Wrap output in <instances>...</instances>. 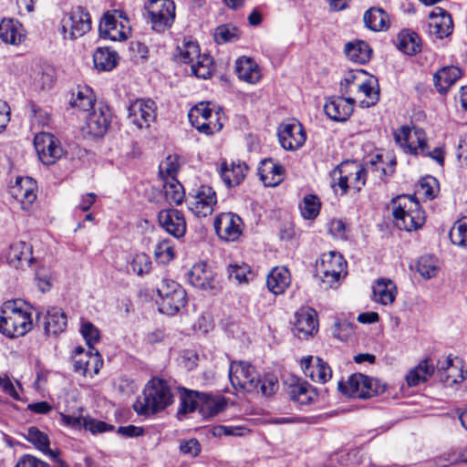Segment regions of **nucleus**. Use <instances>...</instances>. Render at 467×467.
<instances>
[{
    "instance_id": "obj_33",
    "label": "nucleus",
    "mask_w": 467,
    "mask_h": 467,
    "mask_svg": "<svg viewBox=\"0 0 467 467\" xmlns=\"http://www.w3.org/2000/svg\"><path fill=\"white\" fill-rule=\"evenodd\" d=\"M372 290L374 300L381 305L391 304L396 298V285L389 278L378 279Z\"/></svg>"
},
{
    "instance_id": "obj_51",
    "label": "nucleus",
    "mask_w": 467,
    "mask_h": 467,
    "mask_svg": "<svg viewBox=\"0 0 467 467\" xmlns=\"http://www.w3.org/2000/svg\"><path fill=\"white\" fill-rule=\"evenodd\" d=\"M417 271L425 279H431L438 274L437 262L431 255L420 256L417 262Z\"/></svg>"
},
{
    "instance_id": "obj_26",
    "label": "nucleus",
    "mask_w": 467,
    "mask_h": 467,
    "mask_svg": "<svg viewBox=\"0 0 467 467\" xmlns=\"http://www.w3.org/2000/svg\"><path fill=\"white\" fill-rule=\"evenodd\" d=\"M102 364L103 361L99 351L96 348H89L87 354H82L79 358H74L73 368L75 372L83 376H86L89 372L98 374Z\"/></svg>"
},
{
    "instance_id": "obj_32",
    "label": "nucleus",
    "mask_w": 467,
    "mask_h": 467,
    "mask_svg": "<svg viewBox=\"0 0 467 467\" xmlns=\"http://www.w3.org/2000/svg\"><path fill=\"white\" fill-rule=\"evenodd\" d=\"M291 282L290 273L285 267H275L266 277V286L274 295L283 294Z\"/></svg>"
},
{
    "instance_id": "obj_16",
    "label": "nucleus",
    "mask_w": 467,
    "mask_h": 467,
    "mask_svg": "<svg viewBox=\"0 0 467 467\" xmlns=\"http://www.w3.org/2000/svg\"><path fill=\"white\" fill-rule=\"evenodd\" d=\"M160 225L175 238L184 236L186 233V222L182 212L177 209H164L159 213Z\"/></svg>"
},
{
    "instance_id": "obj_34",
    "label": "nucleus",
    "mask_w": 467,
    "mask_h": 467,
    "mask_svg": "<svg viewBox=\"0 0 467 467\" xmlns=\"http://www.w3.org/2000/svg\"><path fill=\"white\" fill-rule=\"evenodd\" d=\"M119 57L110 47H98L93 54L94 67L99 71H110L118 65Z\"/></svg>"
},
{
    "instance_id": "obj_24",
    "label": "nucleus",
    "mask_w": 467,
    "mask_h": 467,
    "mask_svg": "<svg viewBox=\"0 0 467 467\" xmlns=\"http://www.w3.org/2000/svg\"><path fill=\"white\" fill-rule=\"evenodd\" d=\"M129 28L119 24L113 15L107 13L99 24V34L102 38L121 41L128 38Z\"/></svg>"
},
{
    "instance_id": "obj_54",
    "label": "nucleus",
    "mask_w": 467,
    "mask_h": 467,
    "mask_svg": "<svg viewBox=\"0 0 467 467\" xmlns=\"http://www.w3.org/2000/svg\"><path fill=\"white\" fill-rule=\"evenodd\" d=\"M156 259L161 264H168L175 257V250L169 240L159 242L154 249Z\"/></svg>"
},
{
    "instance_id": "obj_47",
    "label": "nucleus",
    "mask_w": 467,
    "mask_h": 467,
    "mask_svg": "<svg viewBox=\"0 0 467 467\" xmlns=\"http://www.w3.org/2000/svg\"><path fill=\"white\" fill-rule=\"evenodd\" d=\"M192 73L199 78L206 79L211 77L213 71V58L208 54L199 55L196 61L191 66Z\"/></svg>"
},
{
    "instance_id": "obj_41",
    "label": "nucleus",
    "mask_w": 467,
    "mask_h": 467,
    "mask_svg": "<svg viewBox=\"0 0 467 467\" xmlns=\"http://www.w3.org/2000/svg\"><path fill=\"white\" fill-rule=\"evenodd\" d=\"M417 140L418 145L417 149H413V154L415 155H422V156H428L437 161L441 166H443L444 164V151L441 148L436 147L433 150H429V147L427 144V141L424 138V132L422 130H416L414 132Z\"/></svg>"
},
{
    "instance_id": "obj_31",
    "label": "nucleus",
    "mask_w": 467,
    "mask_h": 467,
    "mask_svg": "<svg viewBox=\"0 0 467 467\" xmlns=\"http://www.w3.org/2000/svg\"><path fill=\"white\" fill-rule=\"evenodd\" d=\"M35 189L36 185L31 178H17L16 184L11 189V192L26 208V206L33 203L36 198Z\"/></svg>"
},
{
    "instance_id": "obj_36",
    "label": "nucleus",
    "mask_w": 467,
    "mask_h": 467,
    "mask_svg": "<svg viewBox=\"0 0 467 467\" xmlns=\"http://www.w3.org/2000/svg\"><path fill=\"white\" fill-rule=\"evenodd\" d=\"M396 46L400 51L409 56H413L421 50L418 34L410 30H402L398 34Z\"/></svg>"
},
{
    "instance_id": "obj_5",
    "label": "nucleus",
    "mask_w": 467,
    "mask_h": 467,
    "mask_svg": "<svg viewBox=\"0 0 467 467\" xmlns=\"http://www.w3.org/2000/svg\"><path fill=\"white\" fill-rule=\"evenodd\" d=\"M337 389L343 395L349 398L366 400L385 392L386 384L378 379L355 373L350 375L347 381H338Z\"/></svg>"
},
{
    "instance_id": "obj_13",
    "label": "nucleus",
    "mask_w": 467,
    "mask_h": 467,
    "mask_svg": "<svg viewBox=\"0 0 467 467\" xmlns=\"http://www.w3.org/2000/svg\"><path fill=\"white\" fill-rule=\"evenodd\" d=\"M110 122L111 111L109 108L102 103H99L88 113L85 130L88 135L94 138H102L107 133Z\"/></svg>"
},
{
    "instance_id": "obj_61",
    "label": "nucleus",
    "mask_w": 467,
    "mask_h": 467,
    "mask_svg": "<svg viewBox=\"0 0 467 467\" xmlns=\"http://www.w3.org/2000/svg\"><path fill=\"white\" fill-rule=\"evenodd\" d=\"M256 276V272L247 264L239 265L235 264V280L239 284H248Z\"/></svg>"
},
{
    "instance_id": "obj_37",
    "label": "nucleus",
    "mask_w": 467,
    "mask_h": 467,
    "mask_svg": "<svg viewBox=\"0 0 467 467\" xmlns=\"http://www.w3.org/2000/svg\"><path fill=\"white\" fill-rule=\"evenodd\" d=\"M344 52L351 61L365 64L369 60L372 50L365 41L356 40L348 42Z\"/></svg>"
},
{
    "instance_id": "obj_38",
    "label": "nucleus",
    "mask_w": 467,
    "mask_h": 467,
    "mask_svg": "<svg viewBox=\"0 0 467 467\" xmlns=\"http://www.w3.org/2000/svg\"><path fill=\"white\" fill-rule=\"evenodd\" d=\"M213 227L219 239L223 242L233 241L234 238V213H221L213 222Z\"/></svg>"
},
{
    "instance_id": "obj_8",
    "label": "nucleus",
    "mask_w": 467,
    "mask_h": 467,
    "mask_svg": "<svg viewBox=\"0 0 467 467\" xmlns=\"http://www.w3.org/2000/svg\"><path fill=\"white\" fill-rule=\"evenodd\" d=\"M147 20L158 32L169 29L175 19V4L172 0H150L146 5Z\"/></svg>"
},
{
    "instance_id": "obj_55",
    "label": "nucleus",
    "mask_w": 467,
    "mask_h": 467,
    "mask_svg": "<svg viewBox=\"0 0 467 467\" xmlns=\"http://www.w3.org/2000/svg\"><path fill=\"white\" fill-rule=\"evenodd\" d=\"M418 192H421L426 199L432 200L439 192V182L432 176L424 177L419 183Z\"/></svg>"
},
{
    "instance_id": "obj_56",
    "label": "nucleus",
    "mask_w": 467,
    "mask_h": 467,
    "mask_svg": "<svg viewBox=\"0 0 467 467\" xmlns=\"http://www.w3.org/2000/svg\"><path fill=\"white\" fill-rule=\"evenodd\" d=\"M180 60L186 64H192L201 54L197 43L192 41L184 42L182 47H178Z\"/></svg>"
},
{
    "instance_id": "obj_4",
    "label": "nucleus",
    "mask_w": 467,
    "mask_h": 467,
    "mask_svg": "<svg viewBox=\"0 0 467 467\" xmlns=\"http://www.w3.org/2000/svg\"><path fill=\"white\" fill-rule=\"evenodd\" d=\"M235 391L251 393L258 389L264 396H271L278 389V380L275 377L270 376L263 380L259 379L258 374L250 363L239 361L238 367L235 368Z\"/></svg>"
},
{
    "instance_id": "obj_60",
    "label": "nucleus",
    "mask_w": 467,
    "mask_h": 467,
    "mask_svg": "<svg viewBox=\"0 0 467 467\" xmlns=\"http://www.w3.org/2000/svg\"><path fill=\"white\" fill-rule=\"evenodd\" d=\"M80 332L88 348L94 349L93 345L100 338L99 330L91 322H85L81 326Z\"/></svg>"
},
{
    "instance_id": "obj_45",
    "label": "nucleus",
    "mask_w": 467,
    "mask_h": 467,
    "mask_svg": "<svg viewBox=\"0 0 467 467\" xmlns=\"http://www.w3.org/2000/svg\"><path fill=\"white\" fill-rule=\"evenodd\" d=\"M467 458L460 449L451 448L443 451L433 459L436 467H449L462 462H466Z\"/></svg>"
},
{
    "instance_id": "obj_21",
    "label": "nucleus",
    "mask_w": 467,
    "mask_h": 467,
    "mask_svg": "<svg viewBox=\"0 0 467 467\" xmlns=\"http://www.w3.org/2000/svg\"><path fill=\"white\" fill-rule=\"evenodd\" d=\"M33 247L30 244L24 241H17L12 243L6 253L7 263L18 269L24 268L25 266H30L34 260L33 257Z\"/></svg>"
},
{
    "instance_id": "obj_6",
    "label": "nucleus",
    "mask_w": 467,
    "mask_h": 467,
    "mask_svg": "<svg viewBox=\"0 0 467 467\" xmlns=\"http://www.w3.org/2000/svg\"><path fill=\"white\" fill-rule=\"evenodd\" d=\"M157 293L161 298L159 310L163 314L173 316L186 305V291L174 280L163 278Z\"/></svg>"
},
{
    "instance_id": "obj_43",
    "label": "nucleus",
    "mask_w": 467,
    "mask_h": 467,
    "mask_svg": "<svg viewBox=\"0 0 467 467\" xmlns=\"http://www.w3.org/2000/svg\"><path fill=\"white\" fill-rule=\"evenodd\" d=\"M397 161L395 158H391L387 163L383 161L381 154L375 155L368 162V166L372 171L379 172V178L386 181L385 177H390L395 172Z\"/></svg>"
},
{
    "instance_id": "obj_20",
    "label": "nucleus",
    "mask_w": 467,
    "mask_h": 467,
    "mask_svg": "<svg viewBox=\"0 0 467 467\" xmlns=\"http://www.w3.org/2000/svg\"><path fill=\"white\" fill-rule=\"evenodd\" d=\"M189 282L192 285L202 290H217L215 274L204 262L193 265L189 273Z\"/></svg>"
},
{
    "instance_id": "obj_63",
    "label": "nucleus",
    "mask_w": 467,
    "mask_h": 467,
    "mask_svg": "<svg viewBox=\"0 0 467 467\" xmlns=\"http://www.w3.org/2000/svg\"><path fill=\"white\" fill-rule=\"evenodd\" d=\"M233 37L234 26H232L231 24H224L217 26L213 34L214 41L219 45L231 42Z\"/></svg>"
},
{
    "instance_id": "obj_9",
    "label": "nucleus",
    "mask_w": 467,
    "mask_h": 467,
    "mask_svg": "<svg viewBox=\"0 0 467 467\" xmlns=\"http://www.w3.org/2000/svg\"><path fill=\"white\" fill-rule=\"evenodd\" d=\"M60 24L64 38L74 40L90 30L91 18L83 7L76 6L64 15Z\"/></svg>"
},
{
    "instance_id": "obj_10",
    "label": "nucleus",
    "mask_w": 467,
    "mask_h": 467,
    "mask_svg": "<svg viewBox=\"0 0 467 467\" xmlns=\"http://www.w3.org/2000/svg\"><path fill=\"white\" fill-rule=\"evenodd\" d=\"M189 210L198 217H206L213 211L217 202L214 190L208 185H202L194 193H189L186 198Z\"/></svg>"
},
{
    "instance_id": "obj_64",
    "label": "nucleus",
    "mask_w": 467,
    "mask_h": 467,
    "mask_svg": "<svg viewBox=\"0 0 467 467\" xmlns=\"http://www.w3.org/2000/svg\"><path fill=\"white\" fill-rule=\"evenodd\" d=\"M217 171L224 184L228 188H231L232 177L234 175V162L228 163L224 159L220 160L217 164Z\"/></svg>"
},
{
    "instance_id": "obj_48",
    "label": "nucleus",
    "mask_w": 467,
    "mask_h": 467,
    "mask_svg": "<svg viewBox=\"0 0 467 467\" xmlns=\"http://www.w3.org/2000/svg\"><path fill=\"white\" fill-rule=\"evenodd\" d=\"M451 243L467 249V217L456 221L449 233Z\"/></svg>"
},
{
    "instance_id": "obj_12",
    "label": "nucleus",
    "mask_w": 467,
    "mask_h": 467,
    "mask_svg": "<svg viewBox=\"0 0 467 467\" xmlns=\"http://www.w3.org/2000/svg\"><path fill=\"white\" fill-rule=\"evenodd\" d=\"M34 145L39 160L45 165H52L64 153L59 140L52 134L40 132L35 136Z\"/></svg>"
},
{
    "instance_id": "obj_58",
    "label": "nucleus",
    "mask_w": 467,
    "mask_h": 467,
    "mask_svg": "<svg viewBox=\"0 0 467 467\" xmlns=\"http://www.w3.org/2000/svg\"><path fill=\"white\" fill-rule=\"evenodd\" d=\"M358 89L364 93V95L370 99V101L362 100L360 102L362 107H371L377 104L379 99V90H375L374 87H372L370 81H364L358 85Z\"/></svg>"
},
{
    "instance_id": "obj_19",
    "label": "nucleus",
    "mask_w": 467,
    "mask_h": 467,
    "mask_svg": "<svg viewBox=\"0 0 467 467\" xmlns=\"http://www.w3.org/2000/svg\"><path fill=\"white\" fill-rule=\"evenodd\" d=\"M38 322H41L44 332L47 336H57L66 330L67 317L59 307L51 306L41 317L37 315Z\"/></svg>"
},
{
    "instance_id": "obj_39",
    "label": "nucleus",
    "mask_w": 467,
    "mask_h": 467,
    "mask_svg": "<svg viewBox=\"0 0 467 467\" xmlns=\"http://www.w3.org/2000/svg\"><path fill=\"white\" fill-rule=\"evenodd\" d=\"M353 168H356L354 161H343L337 165L331 172L333 177L332 187L337 186L343 194L347 193L349 187V176L353 173Z\"/></svg>"
},
{
    "instance_id": "obj_49",
    "label": "nucleus",
    "mask_w": 467,
    "mask_h": 467,
    "mask_svg": "<svg viewBox=\"0 0 467 467\" xmlns=\"http://www.w3.org/2000/svg\"><path fill=\"white\" fill-rule=\"evenodd\" d=\"M69 104L72 108H78L84 111L89 110L90 109H93V108L97 106L94 103L91 91L87 88L81 90H78L76 96L73 94Z\"/></svg>"
},
{
    "instance_id": "obj_28",
    "label": "nucleus",
    "mask_w": 467,
    "mask_h": 467,
    "mask_svg": "<svg viewBox=\"0 0 467 467\" xmlns=\"http://www.w3.org/2000/svg\"><path fill=\"white\" fill-rule=\"evenodd\" d=\"M235 73L240 80L249 84H256L262 77L258 64L244 56L235 60Z\"/></svg>"
},
{
    "instance_id": "obj_25",
    "label": "nucleus",
    "mask_w": 467,
    "mask_h": 467,
    "mask_svg": "<svg viewBox=\"0 0 467 467\" xmlns=\"http://www.w3.org/2000/svg\"><path fill=\"white\" fill-rule=\"evenodd\" d=\"M285 169L273 159H265L258 167V175L265 186L278 185L284 179Z\"/></svg>"
},
{
    "instance_id": "obj_11",
    "label": "nucleus",
    "mask_w": 467,
    "mask_h": 467,
    "mask_svg": "<svg viewBox=\"0 0 467 467\" xmlns=\"http://www.w3.org/2000/svg\"><path fill=\"white\" fill-rule=\"evenodd\" d=\"M156 103L150 99H138L128 108V119L138 129H146L156 119Z\"/></svg>"
},
{
    "instance_id": "obj_35",
    "label": "nucleus",
    "mask_w": 467,
    "mask_h": 467,
    "mask_svg": "<svg viewBox=\"0 0 467 467\" xmlns=\"http://www.w3.org/2000/svg\"><path fill=\"white\" fill-rule=\"evenodd\" d=\"M435 368L429 358L420 361L406 375V381L410 387H415L427 381L434 373Z\"/></svg>"
},
{
    "instance_id": "obj_57",
    "label": "nucleus",
    "mask_w": 467,
    "mask_h": 467,
    "mask_svg": "<svg viewBox=\"0 0 467 467\" xmlns=\"http://www.w3.org/2000/svg\"><path fill=\"white\" fill-rule=\"evenodd\" d=\"M130 267L138 275L148 274L151 268L150 258L144 253L136 254L130 262Z\"/></svg>"
},
{
    "instance_id": "obj_18",
    "label": "nucleus",
    "mask_w": 467,
    "mask_h": 467,
    "mask_svg": "<svg viewBox=\"0 0 467 467\" xmlns=\"http://www.w3.org/2000/svg\"><path fill=\"white\" fill-rule=\"evenodd\" d=\"M355 99L344 97L329 98L324 105L327 116L337 122H344L349 119L354 109Z\"/></svg>"
},
{
    "instance_id": "obj_29",
    "label": "nucleus",
    "mask_w": 467,
    "mask_h": 467,
    "mask_svg": "<svg viewBox=\"0 0 467 467\" xmlns=\"http://www.w3.org/2000/svg\"><path fill=\"white\" fill-rule=\"evenodd\" d=\"M462 77L458 67H443L433 75V84L440 94H446L450 88Z\"/></svg>"
},
{
    "instance_id": "obj_40",
    "label": "nucleus",
    "mask_w": 467,
    "mask_h": 467,
    "mask_svg": "<svg viewBox=\"0 0 467 467\" xmlns=\"http://www.w3.org/2000/svg\"><path fill=\"white\" fill-rule=\"evenodd\" d=\"M388 19V14L379 7H371L363 16L366 27L372 31H380L387 28Z\"/></svg>"
},
{
    "instance_id": "obj_52",
    "label": "nucleus",
    "mask_w": 467,
    "mask_h": 467,
    "mask_svg": "<svg viewBox=\"0 0 467 467\" xmlns=\"http://www.w3.org/2000/svg\"><path fill=\"white\" fill-rule=\"evenodd\" d=\"M332 377V370L330 367L324 362L320 358H317L315 360V367L309 373V378L312 380L326 383Z\"/></svg>"
},
{
    "instance_id": "obj_3",
    "label": "nucleus",
    "mask_w": 467,
    "mask_h": 467,
    "mask_svg": "<svg viewBox=\"0 0 467 467\" xmlns=\"http://www.w3.org/2000/svg\"><path fill=\"white\" fill-rule=\"evenodd\" d=\"M396 226L407 232L420 229L425 223L424 211L414 195H400L391 200Z\"/></svg>"
},
{
    "instance_id": "obj_30",
    "label": "nucleus",
    "mask_w": 467,
    "mask_h": 467,
    "mask_svg": "<svg viewBox=\"0 0 467 467\" xmlns=\"http://www.w3.org/2000/svg\"><path fill=\"white\" fill-rule=\"evenodd\" d=\"M199 399V410L204 417H213L223 411L226 407V400L221 395L206 392H196Z\"/></svg>"
},
{
    "instance_id": "obj_59",
    "label": "nucleus",
    "mask_w": 467,
    "mask_h": 467,
    "mask_svg": "<svg viewBox=\"0 0 467 467\" xmlns=\"http://www.w3.org/2000/svg\"><path fill=\"white\" fill-rule=\"evenodd\" d=\"M84 429L89 431L92 434H97L111 431L114 430V426L105 421L93 419L90 416H85Z\"/></svg>"
},
{
    "instance_id": "obj_53",
    "label": "nucleus",
    "mask_w": 467,
    "mask_h": 467,
    "mask_svg": "<svg viewBox=\"0 0 467 467\" xmlns=\"http://www.w3.org/2000/svg\"><path fill=\"white\" fill-rule=\"evenodd\" d=\"M179 170L178 157L169 155L159 166V173L163 181L176 178Z\"/></svg>"
},
{
    "instance_id": "obj_17",
    "label": "nucleus",
    "mask_w": 467,
    "mask_h": 467,
    "mask_svg": "<svg viewBox=\"0 0 467 467\" xmlns=\"http://www.w3.org/2000/svg\"><path fill=\"white\" fill-rule=\"evenodd\" d=\"M294 334L299 338H307L317 332L318 321L317 311L311 307L299 309L296 315Z\"/></svg>"
},
{
    "instance_id": "obj_46",
    "label": "nucleus",
    "mask_w": 467,
    "mask_h": 467,
    "mask_svg": "<svg viewBox=\"0 0 467 467\" xmlns=\"http://www.w3.org/2000/svg\"><path fill=\"white\" fill-rule=\"evenodd\" d=\"M321 208L319 198L316 194L305 196L299 203L301 215L307 220H313L317 217Z\"/></svg>"
},
{
    "instance_id": "obj_23",
    "label": "nucleus",
    "mask_w": 467,
    "mask_h": 467,
    "mask_svg": "<svg viewBox=\"0 0 467 467\" xmlns=\"http://www.w3.org/2000/svg\"><path fill=\"white\" fill-rule=\"evenodd\" d=\"M287 394L292 401L299 405H309L317 398L316 389L309 383L299 379L288 385Z\"/></svg>"
},
{
    "instance_id": "obj_7",
    "label": "nucleus",
    "mask_w": 467,
    "mask_h": 467,
    "mask_svg": "<svg viewBox=\"0 0 467 467\" xmlns=\"http://www.w3.org/2000/svg\"><path fill=\"white\" fill-rule=\"evenodd\" d=\"M317 275L331 287L347 275V261L337 252H328L321 255L316 265Z\"/></svg>"
},
{
    "instance_id": "obj_50",
    "label": "nucleus",
    "mask_w": 467,
    "mask_h": 467,
    "mask_svg": "<svg viewBox=\"0 0 467 467\" xmlns=\"http://www.w3.org/2000/svg\"><path fill=\"white\" fill-rule=\"evenodd\" d=\"M197 391L183 389L180 398V408L178 409V416L186 415L189 412L199 409V399L195 395Z\"/></svg>"
},
{
    "instance_id": "obj_22",
    "label": "nucleus",
    "mask_w": 467,
    "mask_h": 467,
    "mask_svg": "<svg viewBox=\"0 0 467 467\" xmlns=\"http://www.w3.org/2000/svg\"><path fill=\"white\" fill-rule=\"evenodd\" d=\"M213 109L210 108L209 102H200L193 106L189 113L188 118L192 125L200 132L206 135L213 133L212 122L209 119L212 117Z\"/></svg>"
},
{
    "instance_id": "obj_1",
    "label": "nucleus",
    "mask_w": 467,
    "mask_h": 467,
    "mask_svg": "<svg viewBox=\"0 0 467 467\" xmlns=\"http://www.w3.org/2000/svg\"><path fill=\"white\" fill-rule=\"evenodd\" d=\"M31 307L21 299L8 300L0 307V333L9 338L25 336L33 328Z\"/></svg>"
},
{
    "instance_id": "obj_14",
    "label": "nucleus",
    "mask_w": 467,
    "mask_h": 467,
    "mask_svg": "<svg viewBox=\"0 0 467 467\" xmlns=\"http://www.w3.org/2000/svg\"><path fill=\"white\" fill-rule=\"evenodd\" d=\"M306 139L305 130L299 122L283 124L278 129L279 142L286 150H296L301 148Z\"/></svg>"
},
{
    "instance_id": "obj_15",
    "label": "nucleus",
    "mask_w": 467,
    "mask_h": 467,
    "mask_svg": "<svg viewBox=\"0 0 467 467\" xmlns=\"http://www.w3.org/2000/svg\"><path fill=\"white\" fill-rule=\"evenodd\" d=\"M428 33L431 36L442 39L453 30L451 16L441 7H435L429 15Z\"/></svg>"
},
{
    "instance_id": "obj_42",
    "label": "nucleus",
    "mask_w": 467,
    "mask_h": 467,
    "mask_svg": "<svg viewBox=\"0 0 467 467\" xmlns=\"http://www.w3.org/2000/svg\"><path fill=\"white\" fill-rule=\"evenodd\" d=\"M0 38L7 44H20L24 38L21 33L20 25L12 20L4 19L0 23Z\"/></svg>"
},
{
    "instance_id": "obj_27",
    "label": "nucleus",
    "mask_w": 467,
    "mask_h": 467,
    "mask_svg": "<svg viewBox=\"0 0 467 467\" xmlns=\"http://www.w3.org/2000/svg\"><path fill=\"white\" fill-rule=\"evenodd\" d=\"M27 441L32 443L36 449L47 455L50 459L57 462L60 467H67L65 462L58 458V451H54L49 448V439L47 435L40 431L36 427H30L26 434Z\"/></svg>"
},
{
    "instance_id": "obj_44",
    "label": "nucleus",
    "mask_w": 467,
    "mask_h": 467,
    "mask_svg": "<svg viewBox=\"0 0 467 467\" xmlns=\"http://www.w3.org/2000/svg\"><path fill=\"white\" fill-rule=\"evenodd\" d=\"M163 190L166 200L171 203L181 204L185 197L183 186L176 178L164 181Z\"/></svg>"
},
{
    "instance_id": "obj_2",
    "label": "nucleus",
    "mask_w": 467,
    "mask_h": 467,
    "mask_svg": "<svg viewBox=\"0 0 467 467\" xmlns=\"http://www.w3.org/2000/svg\"><path fill=\"white\" fill-rule=\"evenodd\" d=\"M173 403V394L169 383L160 378L150 379L140 397L133 404L139 415L150 416L164 410Z\"/></svg>"
},
{
    "instance_id": "obj_62",
    "label": "nucleus",
    "mask_w": 467,
    "mask_h": 467,
    "mask_svg": "<svg viewBox=\"0 0 467 467\" xmlns=\"http://www.w3.org/2000/svg\"><path fill=\"white\" fill-rule=\"evenodd\" d=\"M411 136V130L408 126H402L394 134L395 140L410 153L413 154V149H417V146H412L409 140Z\"/></svg>"
}]
</instances>
